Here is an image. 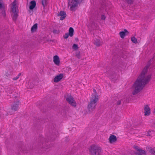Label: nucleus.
<instances>
[{
	"mask_svg": "<svg viewBox=\"0 0 155 155\" xmlns=\"http://www.w3.org/2000/svg\"><path fill=\"white\" fill-rule=\"evenodd\" d=\"M149 67L150 65H147L144 67L142 72L133 84V87L134 89L132 93L133 95H135L140 92L150 81L151 75H149L146 77L145 76Z\"/></svg>",
	"mask_w": 155,
	"mask_h": 155,
	"instance_id": "1",
	"label": "nucleus"
},
{
	"mask_svg": "<svg viewBox=\"0 0 155 155\" xmlns=\"http://www.w3.org/2000/svg\"><path fill=\"white\" fill-rule=\"evenodd\" d=\"M16 0H15L12 3V11L13 14H12V19L14 21H16L18 16V13L19 12L18 7L16 6Z\"/></svg>",
	"mask_w": 155,
	"mask_h": 155,
	"instance_id": "2",
	"label": "nucleus"
},
{
	"mask_svg": "<svg viewBox=\"0 0 155 155\" xmlns=\"http://www.w3.org/2000/svg\"><path fill=\"white\" fill-rule=\"evenodd\" d=\"M98 100V98H96L94 96L91 98L90 102L87 106V108L89 111L92 112L95 109Z\"/></svg>",
	"mask_w": 155,
	"mask_h": 155,
	"instance_id": "3",
	"label": "nucleus"
},
{
	"mask_svg": "<svg viewBox=\"0 0 155 155\" xmlns=\"http://www.w3.org/2000/svg\"><path fill=\"white\" fill-rule=\"evenodd\" d=\"M83 0H72L70 1L68 0V5L70 6V9L72 11H75V8L77 7L78 4L82 2Z\"/></svg>",
	"mask_w": 155,
	"mask_h": 155,
	"instance_id": "4",
	"label": "nucleus"
},
{
	"mask_svg": "<svg viewBox=\"0 0 155 155\" xmlns=\"http://www.w3.org/2000/svg\"><path fill=\"white\" fill-rule=\"evenodd\" d=\"M101 151L100 148L96 146H91L90 148V155H101Z\"/></svg>",
	"mask_w": 155,
	"mask_h": 155,
	"instance_id": "5",
	"label": "nucleus"
},
{
	"mask_svg": "<svg viewBox=\"0 0 155 155\" xmlns=\"http://www.w3.org/2000/svg\"><path fill=\"white\" fill-rule=\"evenodd\" d=\"M20 105V101L18 100L14 102L11 105V109L14 111H16L18 109Z\"/></svg>",
	"mask_w": 155,
	"mask_h": 155,
	"instance_id": "6",
	"label": "nucleus"
},
{
	"mask_svg": "<svg viewBox=\"0 0 155 155\" xmlns=\"http://www.w3.org/2000/svg\"><path fill=\"white\" fill-rule=\"evenodd\" d=\"M67 101L72 106L75 107L76 106V104L74 98L71 96H70L66 98Z\"/></svg>",
	"mask_w": 155,
	"mask_h": 155,
	"instance_id": "7",
	"label": "nucleus"
},
{
	"mask_svg": "<svg viewBox=\"0 0 155 155\" xmlns=\"http://www.w3.org/2000/svg\"><path fill=\"white\" fill-rule=\"evenodd\" d=\"M144 115L145 116H149L150 114V109L147 105L144 106Z\"/></svg>",
	"mask_w": 155,
	"mask_h": 155,
	"instance_id": "8",
	"label": "nucleus"
},
{
	"mask_svg": "<svg viewBox=\"0 0 155 155\" xmlns=\"http://www.w3.org/2000/svg\"><path fill=\"white\" fill-rule=\"evenodd\" d=\"M58 16H60V20H63L66 17V13L63 11H61L60 12L58 15Z\"/></svg>",
	"mask_w": 155,
	"mask_h": 155,
	"instance_id": "9",
	"label": "nucleus"
},
{
	"mask_svg": "<svg viewBox=\"0 0 155 155\" xmlns=\"http://www.w3.org/2000/svg\"><path fill=\"white\" fill-rule=\"evenodd\" d=\"M63 77V74H60L57 75L54 78V81L55 82H58Z\"/></svg>",
	"mask_w": 155,
	"mask_h": 155,
	"instance_id": "10",
	"label": "nucleus"
},
{
	"mask_svg": "<svg viewBox=\"0 0 155 155\" xmlns=\"http://www.w3.org/2000/svg\"><path fill=\"white\" fill-rule=\"evenodd\" d=\"M109 140L110 143L115 142L117 140L116 137L114 135H112L109 137Z\"/></svg>",
	"mask_w": 155,
	"mask_h": 155,
	"instance_id": "11",
	"label": "nucleus"
},
{
	"mask_svg": "<svg viewBox=\"0 0 155 155\" xmlns=\"http://www.w3.org/2000/svg\"><path fill=\"white\" fill-rule=\"evenodd\" d=\"M129 34L128 31L126 29H124V31H120L119 34L121 38H124L126 35H128Z\"/></svg>",
	"mask_w": 155,
	"mask_h": 155,
	"instance_id": "12",
	"label": "nucleus"
},
{
	"mask_svg": "<svg viewBox=\"0 0 155 155\" xmlns=\"http://www.w3.org/2000/svg\"><path fill=\"white\" fill-rule=\"evenodd\" d=\"M53 61L56 65H58L59 64L60 61L59 58L58 56L55 55L54 56Z\"/></svg>",
	"mask_w": 155,
	"mask_h": 155,
	"instance_id": "13",
	"label": "nucleus"
},
{
	"mask_svg": "<svg viewBox=\"0 0 155 155\" xmlns=\"http://www.w3.org/2000/svg\"><path fill=\"white\" fill-rule=\"evenodd\" d=\"M30 4L29 8L30 10H33L36 6V2L34 0L31 1L30 2Z\"/></svg>",
	"mask_w": 155,
	"mask_h": 155,
	"instance_id": "14",
	"label": "nucleus"
},
{
	"mask_svg": "<svg viewBox=\"0 0 155 155\" xmlns=\"http://www.w3.org/2000/svg\"><path fill=\"white\" fill-rule=\"evenodd\" d=\"M38 28V24H35L31 28V32H34L36 31Z\"/></svg>",
	"mask_w": 155,
	"mask_h": 155,
	"instance_id": "15",
	"label": "nucleus"
},
{
	"mask_svg": "<svg viewBox=\"0 0 155 155\" xmlns=\"http://www.w3.org/2000/svg\"><path fill=\"white\" fill-rule=\"evenodd\" d=\"M136 155H146L145 151L143 150H140V151L136 153Z\"/></svg>",
	"mask_w": 155,
	"mask_h": 155,
	"instance_id": "16",
	"label": "nucleus"
},
{
	"mask_svg": "<svg viewBox=\"0 0 155 155\" xmlns=\"http://www.w3.org/2000/svg\"><path fill=\"white\" fill-rule=\"evenodd\" d=\"M13 74V72L12 71L9 70L6 71L5 74V76L7 77H9Z\"/></svg>",
	"mask_w": 155,
	"mask_h": 155,
	"instance_id": "17",
	"label": "nucleus"
},
{
	"mask_svg": "<svg viewBox=\"0 0 155 155\" xmlns=\"http://www.w3.org/2000/svg\"><path fill=\"white\" fill-rule=\"evenodd\" d=\"M74 30L72 27L70 28L69 30V35L70 37H72L73 35Z\"/></svg>",
	"mask_w": 155,
	"mask_h": 155,
	"instance_id": "18",
	"label": "nucleus"
},
{
	"mask_svg": "<svg viewBox=\"0 0 155 155\" xmlns=\"http://www.w3.org/2000/svg\"><path fill=\"white\" fill-rule=\"evenodd\" d=\"M108 73L110 74L111 78L113 79L114 78H116V74L114 72H111V71H108Z\"/></svg>",
	"mask_w": 155,
	"mask_h": 155,
	"instance_id": "19",
	"label": "nucleus"
},
{
	"mask_svg": "<svg viewBox=\"0 0 155 155\" xmlns=\"http://www.w3.org/2000/svg\"><path fill=\"white\" fill-rule=\"evenodd\" d=\"M93 92H94V94H92V95H91V96H92L91 97H93L94 96V97H96V98H97L98 99H99V96L98 95V94L97 93L95 89H93Z\"/></svg>",
	"mask_w": 155,
	"mask_h": 155,
	"instance_id": "20",
	"label": "nucleus"
},
{
	"mask_svg": "<svg viewBox=\"0 0 155 155\" xmlns=\"http://www.w3.org/2000/svg\"><path fill=\"white\" fill-rule=\"evenodd\" d=\"M94 44L97 46L100 45V40L99 39H96L94 40Z\"/></svg>",
	"mask_w": 155,
	"mask_h": 155,
	"instance_id": "21",
	"label": "nucleus"
},
{
	"mask_svg": "<svg viewBox=\"0 0 155 155\" xmlns=\"http://www.w3.org/2000/svg\"><path fill=\"white\" fill-rule=\"evenodd\" d=\"M0 13L2 14V15L4 17L5 16L6 14L4 8L0 10Z\"/></svg>",
	"mask_w": 155,
	"mask_h": 155,
	"instance_id": "22",
	"label": "nucleus"
},
{
	"mask_svg": "<svg viewBox=\"0 0 155 155\" xmlns=\"http://www.w3.org/2000/svg\"><path fill=\"white\" fill-rule=\"evenodd\" d=\"M4 56L3 52L1 49H0V61L2 60Z\"/></svg>",
	"mask_w": 155,
	"mask_h": 155,
	"instance_id": "23",
	"label": "nucleus"
},
{
	"mask_svg": "<svg viewBox=\"0 0 155 155\" xmlns=\"http://www.w3.org/2000/svg\"><path fill=\"white\" fill-rule=\"evenodd\" d=\"M28 83L29 86L27 87V88L31 89L34 87V84L33 83H32L31 82H28Z\"/></svg>",
	"mask_w": 155,
	"mask_h": 155,
	"instance_id": "24",
	"label": "nucleus"
},
{
	"mask_svg": "<svg viewBox=\"0 0 155 155\" xmlns=\"http://www.w3.org/2000/svg\"><path fill=\"white\" fill-rule=\"evenodd\" d=\"M42 4L43 6L45 8L47 5V0H42Z\"/></svg>",
	"mask_w": 155,
	"mask_h": 155,
	"instance_id": "25",
	"label": "nucleus"
},
{
	"mask_svg": "<svg viewBox=\"0 0 155 155\" xmlns=\"http://www.w3.org/2000/svg\"><path fill=\"white\" fill-rule=\"evenodd\" d=\"M132 41L134 43L136 44L137 42V39L135 37H133L131 38Z\"/></svg>",
	"mask_w": 155,
	"mask_h": 155,
	"instance_id": "26",
	"label": "nucleus"
},
{
	"mask_svg": "<svg viewBox=\"0 0 155 155\" xmlns=\"http://www.w3.org/2000/svg\"><path fill=\"white\" fill-rule=\"evenodd\" d=\"M149 151L150 153H151L154 155H155V150L152 149L151 147L150 148V150Z\"/></svg>",
	"mask_w": 155,
	"mask_h": 155,
	"instance_id": "27",
	"label": "nucleus"
},
{
	"mask_svg": "<svg viewBox=\"0 0 155 155\" xmlns=\"http://www.w3.org/2000/svg\"><path fill=\"white\" fill-rule=\"evenodd\" d=\"M78 46L77 44H74L72 46V48L74 50H77L78 48Z\"/></svg>",
	"mask_w": 155,
	"mask_h": 155,
	"instance_id": "28",
	"label": "nucleus"
},
{
	"mask_svg": "<svg viewBox=\"0 0 155 155\" xmlns=\"http://www.w3.org/2000/svg\"><path fill=\"white\" fill-rule=\"evenodd\" d=\"M24 146H22L20 147H19V150L21 152H22L24 153H27V151H25L23 149V148H24Z\"/></svg>",
	"mask_w": 155,
	"mask_h": 155,
	"instance_id": "29",
	"label": "nucleus"
},
{
	"mask_svg": "<svg viewBox=\"0 0 155 155\" xmlns=\"http://www.w3.org/2000/svg\"><path fill=\"white\" fill-rule=\"evenodd\" d=\"M145 135L147 136H150L151 135V131H149L145 132Z\"/></svg>",
	"mask_w": 155,
	"mask_h": 155,
	"instance_id": "30",
	"label": "nucleus"
},
{
	"mask_svg": "<svg viewBox=\"0 0 155 155\" xmlns=\"http://www.w3.org/2000/svg\"><path fill=\"white\" fill-rule=\"evenodd\" d=\"M125 1L128 4L130 5L133 4L134 0H125Z\"/></svg>",
	"mask_w": 155,
	"mask_h": 155,
	"instance_id": "31",
	"label": "nucleus"
},
{
	"mask_svg": "<svg viewBox=\"0 0 155 155\" xmlns=\"http://www.w3.org/2000/svg\"><path fill=\"white\" fill-rule=\"evenodd\" d=\"M69 35L68 33H66L64 35L63 37L64 38L67 39L68 38V37L69 36Z\"/></svg>",
	"mask_w": 155,
	"mask_h": 155,
	"instance_id": "32",
	"label": "nucleus"
},
{
	"mask_svg": "<svg viewBox=\"0 0 155 155\" xmlns=\"http://www.w3.org/2000/svg\"><path fill=\"white\" fill-rule=\"evenodd\" d=\"M134 147L135 149H136L138 152L140 151V150H141V149H139V147L137 146H136Z\"/></svg>",
	"mask_w": 155,
	"mask_h": 155,
	"instance_id": "33",
	"label": "nucleus"
},
{
	"mask_svg": "<svg viewBox=\"0 0 155 155\" xmlns=\"http://www.w3.org/2000/svg\"><path fill=\"white\" fill-rule=\"evenodd\" d=\"M76 55L78 58L79 59L80 58L81 55L79 52L77 53L76 54Z\"/></svg>",
	"mask_w": 155,
	"mask_h": 155,
	"instance_id": "34",
	"label": "nucleus"
},
{
	"mask_svg": "<svg viewBox=\"0 0 155 155\" xmlns=\"http://www.w3.org/2000/svg\"><path fill=\"white\" fill-rule=\"evenodd\" d=\"M4 8V5H3L2 3H0V9H2Z\"/></svg>",
	"mask_w": 155,
	"mask_h": 155,
	"instance_id": "35",
	"label": "nucleus"
},
{
	"mask_svg": "<svg viewBox=\"0 0 155 155\" xmlns=\"http://www.w3.org/2000/svg\"><path fill=\"white\" fill-rule=\"evenodd\" d=\"M106 17L104 15H102L101 16V19L103 20H104L105 19Z\"/></svg>",
	"mask_w": 155,
	"mask_h": 155,
	"instance_id": "36",
	"label": "nucleus"
},
{
	"mask_svg": "<svg viewBox=\"0 0 155 155\" xmlns=\"http://www.w3.org/2000/svg\"><path fill=\"white\" fill-rule=\"evenodd\" d=\"M53 32L54 34H57L58 33V32L57 30H54Z\"/></svg>",
	"mask_w": 155,
	"mask_h": 155,
	"instance_id": "37",
	"label": "nucleus"
},
{
	"mask_svg": "<svg viewBox=\"0 0 155 155\" xmlns=\"http://www.w3.org/2000/svg\"><path fill=\"white\" fill-rule=\"evenodd\" d=\"M19 78L17 76L16 77H14V78H13V79L14 80H16Z\"/></svg>",
	"mask_w": 155,
	"mask_h": 155,
	"instance_id": "38",
	"label": "nucleus"
},
{
	"mask_svg": "<svg viewBox=\"0 0 155 155\" xmlns=\"http://www.w3.org/2000/svg\"><path fill=\"white\" fill-rule=\"evenodd\" d=\"M121 104V101L119 100L117 102V105H120Z\"/></svg>",
	"mask_w": 155,
	"mask_h": 155,
	"instance_id": "39",
	"label": "nucleus"
},
{
	"mask_svg": "<svg viewBox=\"0 0 155 155\" xmlns=\"http://www.w3.org/2000/svg\"><path fill=\"white\" fill-rule=\"evenodd\" d=\"M28 12L29 14H30V15H31L33 13V11H32L31 10H28Z\"/></svg>",
	"mask_w": 155,
	"mask_h": 155,
	"instance_id": "40",
	"label": "nucleus"
},
{
	"mask_svg": "<svg viewBox=\"0 0 155 155\" xmlns=\"http://www.w3.org/2000/svg\"><path fill=\"white\" fill-rule=\"evenodd\" d=\"M21 73H19L18 75L17 76H18V78H19V76L21 75Z\"/></svg>",
	"mask_w": 155,
	"mask_h": 155,
	"instance_id": "41",
	"label": "nucleus"
},
{
	"mask_svg": "<svg viewBox=\"0 0 155 155\" xmlns=\"http://www.w3.org/2000/svg\"><path fill=\"white\" fill-rule=\"evenodd\" d=\"M56 137V136H54V137L53 139H52V140H53L55 139V137Z\"/></svg>",
	"mask_w": 155,
	"mask_h": 155,
	"instance_id": "42",
	"label": "nucleus"
},
{
	"mask_svg": "<svg viewBox=\"0 0 155 155\" xmlns=\"http://www.w3.org/2000/svg\"><path fill=\"white\" fill-rule=\"evenodd\" d=\"M3 1L2 0H0V3H2Z\"/></svg>",
	"mask_w": 155,
	"mask_h": 155,
	"instance_id": "43",
	"label": "nucleus"
},
{
	"mask_svg": "<svg viewBox=\"0 0 155 155\" xmlns=\"http://www.w3.org/2000/svg\"><path fill=\"white\" fill-rule=\"evenodd\" d=\"M154 113L155 114V108H154Z\"/></svg>",
	"mask_w": 155,
	"mask_h": 155,
	"instance_id": "44",
	"label": "nucleus"
},
{
	"mask_svg": "<svg viewBox=\"0 0 155 155\" xmlns=\"http://www.w3.org/2000/svg\"><path fill=\"white\" fill-rule=\"evenodd\" d=\"M154 125L155 126H154V127L155 128V123H154Z\"/></svg>",
	"mask_w": 155,
	"mask_h": 155,
	"instance_id": "45",
	"label": "nucleus"
},
{
	"mask_svg": "<svg viewBox=\"0 0 155 155\" xmlns=\"http://www.w3.org/2000/svg\"><path fill=\"white\" fill-rule=\"evenodd\" d=\"M77 39H78V38H77V39H75V40H77Z\"/></svg>",
	"mask_w": 155,
	"mask_h": 155,
	"instance_id": "46",
	"label": "nucleus"
},
{
	"mask_svg": "<svg viewBox=\"0 0 155 155\" xmlns=\"http://www.w3.org/2000/svg\"><path fill=\"white\" fill-rule=\"evenodd\" d=\"M77 39H78V38H77V39H75V40H77Z\"/></svg>",
	"mask_w": 155,
	"mask_h": 155,
	"instance_id": "47",
	"label": "nucleus"
},
{
	"mask_svg": "<svg viewBox=\"0 0 155 155\" xmlns=\"http://www.w3.org/2000/svg\"><path fill=\"white\" fill-rule=\"evenodd\" d=\"M77 39H78V38H77V39H75V40H77Z\"/></svg>",
	"mask_w": 155,
	"mask_h": 155,
	"instance_id": "48",
	"label": "nucleus"
}]
</instances>
